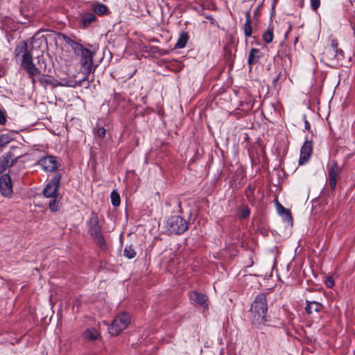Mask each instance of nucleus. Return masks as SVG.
Listing matches in <instances>:
<instances>
[{
    "label": "nucleus",
    "mask_w": 355,
    "mask_h": 355,
    "mask_svg": "<svg viewBox=\"0 0 355 355\" xmlns=\"http://www.w3.org/2000/svg\"><path fill=\"white\" fill-rule=\"evenodd\" d=\"M15 58H21V67L27 72L28 78L31 80L33 85H35V77L40 76L42 73L41 60L39 59L37 63L40 67H36L33 63V56L28 49L27 43L21 42L15 49Z\"/></svg>",
    "instance_id": "obj_1"
},
{
    "label": "nucleus",
    "mask_w": 355,
    "mask_h": 355,
    "mask_svg": "<svg viewBox=\"0 0 355 355\" xmlns=\"http://www.w3.org/2000/svg\"><path fill=\"white\" fill-rule=\"evenodd\" d=\"M250 313L254 325L259 327L264 324L268 320V304L265 294L261 293L255 297L251 306Z\"/></svg>",
    "instance_id": "obj_2"
},
{
    "label": "nucleus",
    "mask_w": 355,
    "mask_h": 355,
    "mask_svg": "<svg viewBox=\"0 0 355 355\" xmlns=\"http://www.w3.org/2000/svg\"><path fill=\"white\" fill-rule=\"evenodd\" d=\"M89 234L94 241L101 248L105 247V243L103 239L101 227L99 225L98 218L96 214H92L87 221Z\"/></svg>",
    "instance_id": "obj_3"
},
{
    "label": "nucleus",
    "mask_w": 355,
    "mask_h": 355,
    "mask_svg": "<svg viewBox=\"0 0 355 355\" xmlns=\"http://www.w3.org/2000/svg\"><path fill=\"white\" fill-rule=\"evenodd\" d=\"M166 230L174 234H181L188 230V223L180 216H173L166 220Z\"/></svg>",
    "instance_id": "obj_4"
},
{
    "label": "nucleus",
    "mask_w": 355,
    "mask_h": 355,
    "mask_svg": "<svg viewBox=\"0 0 355 355\" xmlns=\"http://www.w3.org/2000/svg\"><path fill=\"white\" fill-rule=\"evenodd\" d=\"M130 322V317L126 313L119 314L112 321L108 328L109 333L112 336H116L125 329Z\"/></svg>",
    "instance_id": "obj_5"
},
{
    "label": "nucleus",
    "mask_w": 355,
    "mask_h": 355,
    "mask_svg": "<svg viewBox=\"0 0 355 355\" xmlns=\"http://www.w3.org/2000/svg\"><path fill=\"white\" fill-rule=\"evenodd\" d=\"M78 55L81 56L80 63L84 71L83 73L86 75L89 74L92 70L94 53L90 50L83 47L82 49L80 50Z\"/></svg>",
    "instance_id": "obj_6"
},
{
    "label": "nucleus",
    "mask_w": 355,
    "mask_h": 355,
    "mask_svg": "<svg viewBox=\"0 0 355 355\" xmlns=\"http://www.w3.org/2000/svg\"><path fill=\"white\" fill-rule=\"evenodd\" d=\"M327 171L330 187L331 189H334L340 178L339 175L342 171V168L336 161L332 160L327 166Z\"/></svg>",
    "instance_id": "obj_7"
},
{
    "label": "nucleus",
    "mask_w": 355,
    "mask_h": 355,
    "mask_svg": "<svg viewBox=\"0 0 355 355\" xmlns=\"http://www.w3.org/2000/svg\"><path fill=\"white\" fill-rule=\"evenodd\" d=\"M60 178L61 176L60 174H56L51 178L43 191L45 197L49 198L57 197L58 190L60 187Z\"/></svg>",
    "instance_id": "obj_8"
},
{
    "label": "nucleus",
    "mask_w": 355,
    "mask_h": 355,
    "mask_svg": "<svg viewBox=\"0 0 355 355\" xmlns=\"http://www.w3.org/2000/svg\"><path fill=\"white\" fill-rule=\"evenodd\" d=\"M37 164L44 171L48 172H53L58 168L57 158L52 155L42 157Z\"/></svg>",
    "instance_id": "obj_9"
},
{
    "label": "nucleus",
    "mask_w": 355,
    "mask_h": 355,
    "mask_svg": "<svg viewBox=\"0 0 355 355\" xmlns=\"http://www.w3.org/2000/svg\"><path fill=\"white\" fill-rule=\"evenodd\" d=\"M344 59L343 51H334V49H326L323 53V60L329 62V64H338V62Z\"/></svg>",
    "instance_id": "obj_10"
},
{
    "label": "nucleus",
    "mask_w": 355,
    "mask_h": 355,
    "mask_svg": "<svg viewBox=\"0 0 355 355\" xmlns=\"http://www.w3.org/2000/svg\"><path fill=\"white\" fill-rule=\"evenodd\" d=\"M313 153V146L311 141H309L308 139H306L305 142L300 150V157L299 159V164L300 165L304 164L306 163Z\"/></svg>",
    "instance_id": "obj_11"
},
{
    "label": "nucleus",
    "mask_w": 355,
    "mask_h": 355,
    "mask_svg": "<svg viewBox=\"0 0 355 355\" xmlns=\"http://www.w3.org/2000/svg\"><path fill=\"white\" fill-rule=\"evenodd\" d=\"M0 191L5 197H9L12 193V187L10 177L4 174L0 178Z\"/></svg>",
    "instance_id": "obj_12"
},
{
    "label": "nucleus",
    "mask_w": 355,
    "mask_h": 355,
    "mask_svg": "<svg viewBox=\"0 0 355 355\" xmlns=\"http://www.w3.org/2000/svg\"><path fill=\"white\" fill-rule=\"evenodd\" d=\"M17 157L13 158L10 153H7L0 158V174L3 173L8 167L13 165Z\"/></svg>",
    "instance_id": "obj_13"
},
{
    "label": "nucleus",
    "mask_w": 355,
    "mask_h": 355,
    "mask_svg": "<svg viewBox=\"0 0 355 355\" xmlns=\"http://www.w3.org/2000/svg\"><path fill=\"white\" fill-rule=\"evenodd\" d=\"M189 297L193 302L203 307L207 308L208 306V298L205 295L202 293H198L197 291H191L189 293Z\"/></svg>",
    "instance_id": "obj_14"
},
{
    "label": "nucleus",
    "mask_w": 355,
    "mask_h": 355,
    "mask_svg": "<svg viewBox=\"0 0 355 355\" xmlns=\"http://www.w3.org/2000/svg\"><path fill=\"white\" fill-rule=\"evenodd\" d=\"M306 306L305 307L306 311L308 314H313V313H319L323 309V305L314 300H306Z\"/></svg>",
    "instance_id": "obj_15"
},
{
    "label": "nucleus",
    "mask_w": 355,
    "mask_h": 355,
    "mask_svg": "<svg viewBox=\"0 0 355 355\" xmlns=\"http://www.w3.org/2000/svg\"><path fill=\"white\" fill-rule=\"evenodd\" d=\"M83 336L87 340L93 341L98 338L99 333L94 328H88L83 332Z\"/></svg>",
    "instance_id": "obj_16"
},
{
    "label": "nucleus",
    "mask_w": 355,
    "mask_h": 355,
    "mask_svg": "<svg viewBox=\"0 0 355 355\" xmlns=\"http://www.w3.org/2000/svg\"><path fill=\"white\" fill-rule=\"evenodd\" d=\"M245 17H246V20L244 24L243 31H244L245 36L246 37H249L251 36L252 32V28L251 26V18H250V12H245Z\"/></svg>",
    "instance_id": "obj_17"
},
{
    "label": "nucleus",
    "mask_w": 355,
    "mask_h": 355,
    "mask_svg": "<svg viewBox=\"0 0 355 355\" xmlns=\"http://www.w3.org/2000/svg\"><path fill=\"white\" fill-rule=\"evenodd\" d=\"M189 40V35L187 33H182L178 39V41L175 45V49H182L185 47L187 42Z\"/></svg>",
    "instance_id": "obj_18"
},
{
    "label": "nucleus",
    "mask_w": 355,
    "mask_h": 355,
    "mask_svg": "<svg viewBox=\"0 0 355 355\" xmlns=\"http://www.w3.org/2000/svg\"><path fill=\"white\" fill-rule=\"evenodd\" d=\"M259 50L257 49L252 48L250 52L249 57H248V64L250 65H252L255 63H257L259 59Z\"/></svg>",
    "instance_id": "obj_19"
},
{
    "label": "nucleus",
    "mask_w": 355,
    "mask_h": 355,
    "mask_svg": "<svg viewBox=\"0 0 355 355\" xmlns=\"http://www.w3.org/2000/svg\"><path fill=\"white\" fill-rule=\"evenodd\" d=\"M96 19L95 15L92 12L84 13L82 16V24L84 27L89 26Z\"/></svg>",
    "instance_id": "obj_20"
},
{
    "label": "nucleus",
    "mask_w": 355,
    "mask_h": 355,
    "mask_svg": "<svg viewBox=\"0 0 355 355\" xmlns=\"http://www.w3.org/2000/svg\"><path fill=\"white\" fill-rule=\"evenodd\" d=\"M262 37L265 43H271L274 37L273 28L269 26L268 29L263 33Z\"/></svg>",
    "instance_id": "obj_21"
},
{
    "label": "nucleus",
    "mask_w": 355,
    "mask_h": 355,
    "mask_svg": "<svg viewBox=\"0 0 355 355\" xmlns=\"http://www.w3.org/2000/svg\"><path fill=\"white\" fill-rule=\"evenodd\" d=\"M93 10L98 15H103L107 12L108 9L103 3H96L93 5Z\"/></svg>",
    "instance_id": "obj_22"
},
{
    "label": "nucleus",
    "mask_w": 355,
    "mask_h": 355,
    "mask_svg": "<svg viewBox=\"0 0 355 355\" xmlns=\"http://www.w3.org/2000/svg\"><path fill=\"white\" fill-rule=\"evenodd\" d=\"M277 211H278L279 214H280L281 215H284L285 216V219L288 222H289V223L292 222V216H291V212L288 209L284 207L282 205L278 204Z\"/></svg>",
    "instance_id": "obj_23"
},
{
    "label": "nucleus",
    "mask_w": 355,
    "mask_h": 355,
    "mask_svg": "<svg viewBox=\"0 0 355 355\" xmlns=\"http://www.w3.org/2000/svg\"><path fill=\"white\" fill-rule=\"evenodd\" d=\"M12 140L9 134H1L0 135V150L3 149Z\"/></svg>",
    "instance_id": "obj_24"
},
{
    "label": "nucleus",
    "mask_w": 355,
    "mask_h": 355,
    "mask_svg": "<svg viewBox=\"0 0 355 355\" xmlns=\"http://www.w3.org/2000/svg\"><path fill=\"white\" fill-rule=\"evenodd\" d=\"M123 255L128 259H132L135 257L136 252L132 246L129 245L125 248Z\"/></svg>",
    "instance_id": "obj_25"
},
{
    "label": "nucleus",
    "mask_w": 355,
    "mask_h": 355,
    "mask_svg": "<svg viewBox=\"0 0 355 355\" xmlns=\"http://www.w3.org/2000/svg\"><path fill=\"white\" fill-rule=\"evenodd\" d=\"M51 198V199L50 200V201L49 202V209L52 211H56L59 208V202L56 199L57 197Z\"/></svg>",
    "instance_id": "obj_26"
},
{
    "label": "nucleus",
    "mask_w": 355,
    "mask_h": 355,
    "mask_svg": "<svg viewBox=\"0 0 355 355\" xmlns=\"http://www.w3.org/2000/svg\"><path fill=\"white\" fill-rule=\"evenodd\" d=\"M111 200L114 206L117 207L120 205L121 200L119 193L116 191L111 193Z\"/></svg>",
    "instance_id": "obj_27"
},
{
    "label": "nucleus",
    "mask_w": 355,
    "mask_h": 355,
    "mask_svg": "<svg viewBox=\"0 0 355 355\" xmlns=\"http://www.w3.org/2000/svg\"><path fill=\"white\" fill-rule=\"evenodd\" d=\"M68 45L71 47V49L74 51V53L76 55H79L80 50L82 49V48L83 47L81 44L76 42L75 41H73L72 40H71V42H69V44Z\"/></svg>",
    "instance_id": "obj_28"
},
{
    "label": "nucleus",
    "mask_w": 355,
    "mask_h": 355,
    "mask_svg": "<svg viewBox=\"0 0 355 355\" xmlns=\"http://www.w3.org/2000/svg\"><path fill=\"white\" fill-rule=\"evenodd\" d=\"M250 211L248 207H243L239 211L238 216L241 218H246L250 216Z\"/></svg>",
    "instance_id": "obj_29"
},
{
    "label": "nucleus",
    "mask_w": 355,
    "mask_h": 355,
    "mask_svg": "<svg viewBox=\"0 0 355 355\" xmlns=\"http://www.w3.org/2000/svg\"><path fill=\"white\" fill-rule=\"evenodd\" d=\"M7 121L6 112L4 110L0 109V125L6 124Z\"/></svg>",
    "instance_id": "obj_30"
},
{
    "label": "nucleus",
    "mask_w": 355,
    "mask_h": 355,
    "mask_svg": "<svg viewBox=\"0 0 355 355\" xmlns=\"http://www.w3.org/2000/svg\"><path fill=\"white\" fill-rule=\"evenodd\" d=\"M329 49H334V51H343L342 49L338 48V42L337 40L333 39L331 42V46L328 47Z\"/></svg>",
    "instance_id": "obj_31"
},
{
    "label": "nucleus",
    "mask_w": 355,
    "mask_h": 355,
    "mask_svg": "<svg viewBox=\"0 0 355 355\" xmlns=\"http://www.w3.org/2000/svg\"><path fill=\"white\" fill-rule=\"evenodd\" d=\"M105 134H106V130L103 127L98 128L96 130L97 136L101 139L105 137Z\"/></svg>",
    "instance_id": "obj_32"
},
{
    "label": "nucleus",
    "mask_w": 355,
    "mask_h": 355,
    "mask_svg": "<svg viewBox=\"0 0 355 355\" xmlns=\"http://www.w3.org/2000/svg\"><path fill=\"white\" fill-rule=\"evenodd\" d=\"M320 0H311V6L313 10H317L320 7Z\"/></svg>",
    "instance_id": "obj_33"
},
{
    "label": "nucleus",
    "mask_w": 355,
    "mask_h": 355,
    "mask_svg": "<svg viewBox=\"0 0 355 355\" xmlns=\"http://www.w3.org/2000/svg\"><path fill=\"white\" fill-rule=\"evenodd\" d=\"M81 305V300L78 298H76L73 301L72 308L74 309L75 307H77L78 309Z\"/></svg>",
    "instance_id": "obj_34"
},
{
    "label": "nucleus",
    "mask_w": 355,
    "mask_h": 355,
    "mask_svg": "<svg viewBox=\"0 0 355 355\" xmlns=\"http://www.w3.org/2000/svg\"><path fill=\"white\" fill-rule=\"evenodd\" d=\"M325 284L328 288H332L334 286V282L331 277H328L326 279Z\"/></svg>",
    "instance_id": "obj_35"
},
{
    "label": "nucleus",
    "mask_w": 355,
    "mask_h": 355,
    "mask_svg": "<svg viewBox=\"0 0 355 355\" xmlns=\"http://www.w3.org/2000/svg\"><path fill=\"white\" fill-rule=\"evenodd\" d=\"M39 81L40 82L41 84L49 83V81L48 80L45 79L44 78H40L39 79Z\"/></svg>",
    "instance_id": "obj_36"
},
{
    "label": "nucleus",
    "mask_w": 355,
    "mask_h": 355,
    "mask_svg": "<svg viewBox=\"0 0 355 355\" xmlns=\"http://www.w3.org/2000/svg\"><path fill=\"white\" fill-rule=\"evenodd\" d=\"M63 38H64V40L65 41V42H66L67 44H69V42H71V40L69 37H67V36H64V35L63 36Z\"/></svg>",
    "instance_id": "obj_37"
},
{
    "label": "nucleus",
    "mask_w": 355,
    "mask_h": 355,
    "mask_svg": "<svg viewBox=\"0 0 355 355\" xmlns=\"http://www.w3.org/2000/svg\"><path fill=\"white\" fill-rule=\"evenodd\" d=\"M305 128L306 130H309V128H310V124L308 122V121H306V120H305Z\"/></svg>",
    "instance_id": "obj_38"
}]
</instances>
